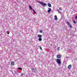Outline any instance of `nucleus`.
<instances>
[{
  "label": "nucleus",
  "mask_w": 77,
  "mask_h": 77,
  "mask_svg": "<svg viewBox=\"0 0 77 77\" xmlns=\"http://www.w3.org/2000/svg\"><path fill=\"white\" fill-rule=\"evenodd\" d=\"M60 60V59H57L56 60V62L58 64V65H61V61Z\"/></svg>",
  "instance_id": "f257e3e1"
},
{
  "label": "nucleus",
  "mask_w": 77,
  "mask_h": 77,
  "mask_svg": "<svg viewBox=\"0 0 77 77\" xmlns=\"http://www.w3.org/2000/svg\"><path fill=\"white\" fill-rule=\"evenodd\" d=\"M32 71L34 72H38V71L36 70V68L34 69V68H32Z\"/></svg>",
  "instance_id": "f03ea898"
},
{
  "label": "nucleus",
  "mask_w": 77,
  "mask_h": 77,
  "mask_svg": "<svg viewBox=\"0 0 77 77\" xmlns=\"http://www.w3.org/2000/svg\"><path fill=\"white\" fill-rule=\"evenodd\" d=\"M66 23H67V24H68V25L69 26V27L70 29H71V28H72V26L71 25V24H70V23H69L68 22H66Z\"/></svg>",
  "instance_id": "7ed1b4c3"
},
{
  "label": "nucleus",
  "mask_w": 77,
  "mask_h": 77,
  "mask_svg": "<svg viewBox=\"0 0 77 77\" xmlns=\"http://www.w3.org/2000/svg\"><path fill=\"white\" fill-rule=\"evenodd\" d=\"M41 4V5H42V6H43V7L45 6H47V4H46L45 3H44L42 2Z\"/></svg>",
  "instance_id": "20e7f679"
},
{
  "label": "nucleus",
  "mask_w": 77,
  "mask_h": 77,
  "mask_svg": "<svg viewBox=\"0 0 77 77\" xmlns=\"http://www.w3.org/2000/svg\"><path fill=\"white\" fill-rule=\"evenodd\" d=\"M61 57V56H60V55H57V59H60V57Z\"/></svg>",
  "instance_id": "39448f33"
},
{
  "label": "nucleus",
  "mask_w": 77,
  "mask_h": 77,
  "mask_svg": "<svg viewBox=\"0 0 77 77\" xmlns=\"http://www.w3.org/2000/svg\"><path fill=\"white\" fill-rule=\"evenodd\" d=\"M48 13H50V12H51V8H48Z\"/></svg>",
  "instance_id": "423d86ee"
},
{
  "label": "nucleus",
  "mask_w": 77,
  "mask_h": 77,
  "mask_svg": "<svg viewBox=\"0 0 77 77\" xmlns=\"http://www.w3.org/2000/svg\"><path fill=\"white\" fill-rule=\"evenodd\" d=\"M71 66H71V65H70L68 66V68L69 69H70L71 68Z\"/></svg>",
  "instance_id": "0eeeda50"
},
{
  "label": "nucleus",
  "mask_w": 77,
  "mask_h": 77,
  "mask_svg": "<svg viewBox=\"0 0 77 77\" xmlns=\"http://www.w3.org/2000/svg\"><path fill=\"white\" fill-rule=\"evenodd\" d=\"M37 37L38 38H42V35H38L37 36Z\"/></svg>",
  "instance_id": "6e6552de"
},
{
  "label": "nucleus",
  "mask_w": 77,
  "mask_h": 77,
  "mask_svg": "<svg viewBox=\"0 0 77 77\" xmlns=\"http://www.w3.org/2000/svg\"><path fill=\"white\" fill-rule=\"evenodd\" d=\"M14 64H15V63L14 62L12 61L11 62V65L12 66H14Z\"/></svg>",
  "instance_id": "1a4fd4ad"
},
{
  "label": "nucleus",
  "mask_w": 77,
  "mask_h": 77,
  "mask_svg": "<svg viewBox=\"0 0 77 77\" xmlns=\"http://www.w3.org/2000/svg\"><path fill=\"white\" fill-rule=\"evenodd\" d=\"M48 6L50 8L51 7V4H50V3L48 4Z\"/></svg>",
  "instance_id": "9d476101"
},
{
  "label": "nucleus",
  "mask_w": 77,
  "mask_h": 77,
  "mask_svg": "<svg viewBox=\"0 0 77 77\" xmlns=\"http://www.w3.org/2000/svg\"><path fill=\"white\" fill-rule=\"evenodd\" d=\"M57 16L56 15L54 16V20H57Z\"/></svg>",
  "instance_id": "9b49d317"
},
{
  "label": "nucleus",
  "mask_w": 77,
  "mask_h": 77,
  "mask_svg": "<svg viewBox=\"0 0 77 77\" xmlns=\"http://www.w3.org/2000/svg\"><path fill=\"white\" fill-rule=\"evenodd\" d=\"M37 2L38 3L40 4L41 5V3H42V2H41L38 1H37Z\"/></svg>",
  "instance_id": "f8f14e48"
},
{
  "label": "nucleus",
  "mask_w": 77,
  "mask_h": 77,
  "mask_svg": "<svg viewBox=\"0 0 77 77\" xmlns=\"http://www.w3.org/2000/svg\"><path fill=\"white\" fill-rule=\"evenodd\" d=\"M38 40L39 41H42V38H39L38 39Z\"/></svg>",
  "instance_id": "ddd939ff"
},
{
  "label": "nucleus",
  "mask_w": 77,
  "mask_h": 77,
  "mask_svg": "<svg viewBox=\"0 0 77 77\" xmlns=\"http://www.w3.org/2000/svg\"><path fill=\"white\" fill-rule=\"evenodd\" d=\"M29 9H32V7H31V6H29Z\"/></svg>",
  "instance_id": "4468645a"
},
{
  "label": "nucleus",
  "mask_w": 77,
  "mask_h": 77,
  "mask_svg": "<svg viewBox=\"0 0 77 77\" xmlns=\"http://www.w3.org/2000/svg\"><path fill=\"white\" fill-rule=\"evenodd\" d=\"M18 69H20V70H22V69L20 67Z\"/></svg>",
  "instance_id": "2eb2a0df"
},
{
  "label": "nucleus",
  "mask_w": 77,
  "mask_h": 77,
  "mask_svg": "<svg viewBox=\"0 0 77 77\" xmlns=\"http://www.w3.org/2000/svg\"><path fill=\"white\" fill-rule=\"evenodd\" d=\"M33 11L34 12V13H35V14H36V12H35V10H33Z\"/></svg>",
  "instance_id": "dca6fc26"
},
{
  "label": "nucleus",
  "mask_w": 77,
  "mask_h": 77,
  "mask_svg": "<svg viewBox=\"0 0 77 77\" xmlns=\"http://www.w3.org/2000/svg\"><path fill=\"white\" fill-rule=\"evenodd\" d=\"M39 32L40 33H42V30H40Z\"/></svg>",
  "instance_id": "f3484780"
},
{
  "label": "nucleus",
  "mask_w": 77,
  "mask_h": 77,
  "mask_svg": "<svg viewBox=\"0 0 77 77\" xmlns=\"http://www.w3.org/2000/svg\"><path fill=\"white\" fill-rule=\"evenodd\" d=\"M24 74V73H22L21 75V76H23V75Z\"/></svg>",
  "instance_id": "a211bd4d"
},
{
  "label": "nucleus",
  "mask_w": 77,
  "mask_h": 77,
  "mask_svg": "<svg viewBox=\"0 0 77 77\" xmlns=\"http://www.w3.org/2000/svg\"><path fill=\"white\" fill-rule=\"evenodd\" d=\"M58 11L59 14H61V12H60V11Z\"/></svg>",
  "instance_id": "6ab92c4d"
},
{
  "label": "nucleus",
  "mask_w": 77,
  "mask_h": 77,
  "mask_svg": "<svg viewBox=\"0 0 77 77\" xmlns=\"http://www.w3.org/2000/svg\"><path fill=\"white\" fill-rule=\"evenodd\" d=\"M75 19H77V16L75 17Z\"/></svg>",
  "instance_id": "aec40b11"
},
{
  "label": "nucleus",
  "mask_w": 77,
  "mask_h": 77,
  "mask_svg": "<svg viewBox=\"0 0 77 77\" xmlns=\"http://www.w3.org/2000/svg\"><path fill=\"white\" fill-rule=\"evenodd\" d=\"M59 10H60V11H62V9H61V8H59Z\"/></svg>",
  "instance_id": "412c9836"
},
{
  "label": "nucleus",
  "mask_w": 77,
  "mask_h": 77,
  "mask_svg": "<svg viewBox=\"0 0 77 77\" xmlns=\"http://www.w3.org/2000/svg\"><path fill=\"white\" fill-rule=\"evenodd\" d=\"M73 23L75 24H76V22H75V21H73Z\"/></svg>",
  "instance_id": "4be33fe9"
},
{
  "label": "nucleus",
  "mask_w": 77,
  "mask_h": 77,
  "mask_svg": "<svg viewBox=\"0 0 77 77\" xmlns=\"http://www.w3.org/2000/svg\"><path fill=\"white\" fill-rule=\"evenodd\" d=\"M57 50H58V51H59V48H57Z\"/></svg>",
  "instance_id": "5701e85b"
},
{
  "label": "nucleus",
  "mask_w": 77,
  "mask_h": 77,
  "mask_svg": "<svg viewBox=\"0 0 77 77\" xmlns=\"http://www.w3.org/2000/svg\"><path fill=\"white\" fill-rule=\"evenodd\" d=\"M40 50H42V48H41V47L40 48Z\"/></svg>",
  "instance_id": "b1692460"
},
{
  "label": "nucleus",
  "mask_w": 77,
  "mask_h": 77,
  "mask_svg": "<svg viewBox=\"0 0 77 77\" xmlns=\"http://www.w3.org/2000/svg\"><path fill=\"white\" fill-rule=\"evenodd\" d=\"M75 60H76V61H77V58H76V59H75Z\"/></svg>",
  "instance_id": "393cba45"
},
{
  "label": "nucleus",
  "mask_w": 77,
  "mask_h": 77,
  "mask_svg": "<svg viewBox=\"0 0 77 77\" xmlns=\"http://www.w3.org/2000/svg\"><path fill=\"white\" fill-rule=\"evenodd\" d=\"M9 32L8 33V35H9Z\"/></svg>",
  "instance_id": "a878e982"
},
{
  "label": "nucleus",
  "mask_w": 77,
  "mask_h": 77,
  "mask_svg": "<svg viewBox=\"0 0 77 77\" xmlns=\"http://www.w3.org/2000/svg\"><path fill=\"white\" fill-rule=\"evenodd\" d=\"M7 33H8V32H7Z\"/></svg>",
  "instance_id": "bb28decb"
}]
</instances>
